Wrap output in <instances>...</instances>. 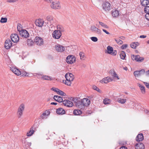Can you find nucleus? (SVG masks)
I'll list each match as a JSON object with an SVG mask.
<instances>
[{
  "label": "nucleus",
  "instance_id": "nucleus-1",
  "mask_svg": "<svg viewBox=\"0 0 149 149\" xmlns=\"http://www.w3.org/2000/svg\"><path fill=\"white\" fill-rule=\"evenodd\" d=\"M65 77L66 80L63 81V83L68 86H71V82L74 78L73 75L71 73L68 72L65 74Z\"/></svg>",
  "mask_w": 149,
  "mask_h": 149
},
{
  "label": "nucleus",
  "instance_id": "nucleus-2",
  "mask_svg": "<svg viewBox=\"0 0 149 149\" xmlns=\"http://www.w3.org/2000/svg\"><path fill=\"white\" fill-rule=\"evenodd\" d=\"M24 109V104L23 103L21 104L17 109L16 113L17 116L18 118H21L23 116Z\"/></svg>",
  "mask_w": 149,
  "mask_h": 149
},
{
  "label": "nucleus",
  "instance_id": "nucleus-3",
  "mask_svg": "<svg viewBox=\"0 0 149 149\" xmlns=\"http://www.w3.org/2000/svg\"><path fill=\"white\" fill-rule=\"evenodd\" d=\"M50 6L52 8L55 10L60 9L61 8L60 2L57 1L52 2Z\"/></svg>",
  "mask_w": 149,
  "mask_h": 149
},
{
  "label": "nucleus",
  "instance_id": "nucleus-4",
  "mask_svg": "<svg viewBox=\"0 0 149 149\" xmlns=\"http://www.w3.org/2000/svg\"><path fill=\"white\" fill-rule=\"evenodd\" d=\"M102 6L103 9L106 12L109 11L112 8L110 3L108 1L104 2Z\"/></svg>",
  "mask_w": 149,
  "mask_h": 149
},
{
  "label": "nucleus",
  "instance_id": "nucleus-5",
  "mask_svg": "<svg viewBox=\"0 0 149 149\" xmlns=\"http://www.w3.org/2000/svg\"><path fill=\"white\" fill-rule=\"evenodd\" d=\"M75 57L72 55H69L66 58V61L68 64L73 63L75 61Z\"/></svg>",
  "mask_w": 149,
  "mask_h": 149
},
{
  "label": "nucleus",
  "instance_id": "nucleus-6",
  "mask_svg": "<svg viewBox=\"0 0 149 149\" xmlns=\"http://www.w3.org/2000/svg\"><path fill=\"white\" fill-rule=\"evenodd\" d=\"M131 58L133 60L138 62L140 63L143 62L144 60V58L142 57H140L139 55H131Z\"/></svg>",
  "mask_w": 149,
  "mask_h": 149
},
{
  "label": "nucleus",
  "instance_id": "nucleus-7",
  "mask_svg": "<svg viewBox=\"0 0 149 149\" xmlns=\"http://www.w3.org/2000/svg\"><path fill=\"white\" fill-rule=\"evenodd\" d=\"M113 80L112 78L109 77L103 78L100 81V82L102 84H107L109 82Z\"/></svg>",
  "mask_w": 149,
  "mask_h": 149
},
{
  "label": "nucleus",
  "instance_id": "nucleus-8",
  "mask_svg": "<svg viewBox=\"0 0 149 149\" xmlns=\"http://www.w3.org/2000/svg\"><path fill=\"white\" fill-rule=\"evenodd\" d=\"M145 73V71L143 69H142L141 70L138 71H135L134 72V74L135 77H140Z\"/></svg>",
  "mask_w": 149,
  "mask_h": 149
},
{
  "label": "nucleus",
  "instance_id": "nucleus-9",
  "mask_svg": "<svg viewBox=\"0 0 149 149\" xmlns=\"http://www.w3.org/2000/svg\"><path fill=\"white\" fill-rule=\"evenodd\" d=\"M107 52L108 54L115 56L117 52L115 50H113L112 47L109 46L107 47Z\"/></svg>",
  "mask_w": 149,
  "mask_h": 149
},
{
  "label": "nucleus",
  "instance_id": "nucleus-10",
  "mask_svg": "<svg viewBox=\"0 0 149 149\" xmlns=\"http://www.w3.org/2000/svg\"><path fill=\"white\" fill-rule=\"evenodd\" d=\"M90 29L92 32L97 33V34L100 35L101 34V30L94 25L91 26V27Z\"/></svg>",
  "mask_w": 149,
  "mask_h": 149
},
{
  "label": "nucleus",
  "instance_id": "nucleus-11",
  "mask_svg": "<svg viewBox=\"0 0 149 149\" xmlns=\"http://www.w3.org/2000/svg\"><path fill=\"white\" fill-rule=\"evenodd\" d=\"M34 42L36 45H41L43 44L42 39L39 37L37 36L35 38Z\"/></svg>",
  "mask_w": 149,
  "mask_h": 149
},
{
  "label": "nucleus",
  "instance_id": "nucleus-12",
  "mask_svg": "<svg viewBox=\"0 0 149 149\" xmlns=\"http://www.w3.org/2000/svg\"><path fill=\"white\" fill-rule=\"evenodd\" d=\"M12 43L11 41L9 39H7L5 42L4 47L6 49H10L12 46Z\"/></svg>",
  "mask_w": 149,
  "mask_h": 149
},
{
  "label": "nucleus",
  "instance_id": "nucleus-13",
  "mask_svg": "<svg viewBox=\"0 0 149 149\" xmlns=\"http://www.w3.org/2000/svg\"><path fill=\"white\" fill-rule=\"evenodd\" d=\"M55 47L56 50L58 52H62L65 49V47L58 44L56 45Z\"/></svg>",
  "mask_w": 149,
  "mask_h": 149
},
{
  "label": "nucleus",
  "instance_id": "nucleus-14",
  "mask_svg": "<svg viewBox=\"0 0 149 149\" xmlns=\"http://www.w3.org/2000/svg\"><path fill=\"white\" fill-rule=\"evenodd\" d=\"M10 38L12 41L14 42H17L19 40L18 36L17 34H12Z\"/></svg>",
  "mask_w": 149,
  "mask_h": 149
},
{
  "label": "nucleus",
  "instance_id": "nucleus-15",
  "mask_svg": "<svg viewBox=\"0 0 149 149\" xmlns=\"http://www.w3.org/2000/svg\"><path fill=\"white\" fill-rule=\"evenodd\" d=\"M62 33L61 32L55 30L52 33L53 37L56 39H59L61 37Z\"/></svg>",
  "mask_w": 149,
  "mask_h": 149
},
{
  "label": "nucleus",
  "instance_id": "nucleus-16",
  "mask_svg": "<svg viewBox=\"0 0 149 149\" xmlns=\"http://www.w3.org/2000/svg\"><path fill=\"white\" fill-rule=\"evenodd\" d=\"M19 34L21 36L25 38H27L29 36V33L25 30H21V31H20Z\"/></svg>",
  "mask_w": 149,
  "mask_h": 149
},
{
  "label": "nucleus",
  "instance_id": "nucleus-17",
  "mask_svg": "<svg viewBox=\"0 0 149 149\" xmlns=\"http://www.w3.org/2000/svg\"><path fill=\"white\" fill-rule=\"evenodd\" d=\"M83 104L84 108L85 107L88 106L90 104V101L89 99L86 98H85L82 99Z\"/></svg>",
  "mask_w": 149,
  "mask_h": 149
},
{
  "label": "nucleus",
  "instance_id": "nucleus-18",
  "mask_svg": "<svg viewBox=\"0 0 149 149\" xmlns=\"http://www.w3.org/2000/svg\"><path fill=\"white\" fill-rule=\"evenodd\" d=\"M51 89L54 91L56 92L58 94L61 95L65 96V93L57 88H52Z\"/></svg>",
  "mask_w": 149,
  "mask_h": 149
},
{
  "label": "nucleus",
  "instance_id": "nucleus-19",
  "mask_svg": "<svg viewBox=\"0 0 149 149\" xmlns=\"http://www.w3.org/2000/svg\"><path fill=\"white\" fill-rule=\"evenodd\" d=\"M63 102L64 106L68 107H71L73 106V103L69 100H64Z\"/></svg>",
  "mask_w": 149,
  "mask_h": 149
},
{
  "label": "nucleus",
  "instance_id": "nucleus-20",
  "mask_svg": "<svg viewBox=\"0 0 149 149\" xmlns=\"http://www.w3.org/2000/svg\"><path fill=\"white\" fill-rule=\"evenodd\" d=\"M46 19L49 22H50L51 25H53L55 22V19L52 16L48 15L46 17Z\"/></svg>",
  "mask_w": 149,
  "mask_h": 149
},
{
  "label": "nucleus",
  "instance_id": "nucleus-21",
  "mask_svg": "<svg viewBox=\"0 0 149 149\" xmlns=\"http://www.w3.org/2000/svg\"><path fill=\"white\" fill-rule=\"evenodd\" d=\"M111 12L112 15L113 17H117L120 15L119 11L116 9H113Z\"/></svg>",
  "mask_w": 149,
  "mask_h": 149
},
{
  "label": "nucleus",
  "instance_id": "nucleus-22",
  "mask_svg": "<svg viewBox=\"0 0 149 149\" xmlns=\"http://www.w3.org/2000/svg\"><path fill=\"white\" fill-rule=\"evenodd\" d=\"M109 73L114 78H116L117 80L120 79L118 74L113 70H111L109 71Z\"/></svg>",
  "mask_w": 149,
  "mask_h": 149
},
{
  "label": "nucleus",
  "instance_id": "nucleus-23",
  "mask_svg": "<svg viewBox=\"0 0 149 149\" xmlns=\"http://www.w3.org/2000/svg\"><path fill=\"white\" fill-rule=\"evenodd\" d=\"M44 22L41 19L36 20L35 22V24L37 26L40 27H42L43 26Z\"/></svg>",
  "mask_w": 149,
  "mask_h": 149
},
{
  "label": "nucleus",
  "instance_id": "nucleus-24",
  "mask_svg": "<svg viewBox=\"0 0 149 149\" xmlns=\"http://www.w3.org/2000/svg\"><path fill=\"white\" fill-rule=\"evenodd\" d=\"M136 149H144L145 147L143 144L141 143H136L135 146Z\"/></svg>",
  "mask_w": 149,
  "mask_h": 149
},
{
  "label": "nucleus",
  "instance_id": "nucleus-25",
  "mask_svg": "<svg viewBox=\"0 0 149 149\" xmlns=\"http://www.w3.org/2000/svg\"><path fill=\"white\" fill-rule=\"evenodd\" d=\"M82 100L77 102L76 103V106L78 108H80L81 109H84L83 104Z\"/></svg>",
  "mask_w": 149,
  "mask_h": 149
},
{
  "label": "nucleus",
  "instance_id": "nucleus-26",
  "mask_svg": "<svg viewBox=\"0 0 149 149\" xmlns=\"http://www.w3.org/2000/svg\"><path fill=\"white\" fill-rule=\"evenodd\" d=\"M56 113L59 115H63L65 113V111L63 109L60 108L57 109Z\"/></svg>",
  "mask_w": 149,
  "mask_h": 149
},
{
  "label": "nucleus",
  "instance_id": "nucleus-27",
  "mask_svg": "<svg viewBox=\"0 0 149 149\" xmlns=\"http://www.w3.org/2000/svg\"><path fill=\"white\" fill-rule=\"evenodd\" d=\"M143 139V136L142 134H138L136 138V140L137 141H141Z\"/></svg>",
  "mask_w": 149,
  "mask_h": 149
},
{
  "label": "nucleus",
  "instance_id": "nucleus-28",
  "mask_svg": "<svg viewBox=\"0 0 149 149\" xmlns=\"http://www.w3.org/2000/svg\"><path fill=\"white\" fill-rule=\"evenodd\" d=\"M50 113L49 111L46 110L44 113H42L41 116V118L44 119L47 118V116Z\"/></svg>",
  "mask_w": 149,
  "mask_h": 149
},
{
  "label": "nucleus",
  "instance_id": "nucleus-29",
  "mask_svg": "<svg viewBox=\"0 0 149 149\" xmlns=\"http://www.w3.org/2000/svg\"><path fill=\"white\" fill-rule=\"evenodd\" d=\"M141 5L144 7H146L148 5L149 3L148 0H141Z\"/></svg>",
  "mask_w": 149,
  "mask_h": 149
},
{
  "label": "nucleus",
  "instance_id": "nucleus-30",
  "mask_svg": "<svg viewBox=\"0 0 149 149\" xmlns=\"http://www.w3.org/2000/svg\"><path fill=\"white\" fill-rule=\"evenodd\" d=\"M54 99L58 102H61L63 101L62 97L58 95H54Z\"/></svg>",
  "mask_w": 149,
  "mask_h": 149
},
{
  "label": "nucleus",
  "instance_id": "nucleus-31",
  "mask_svg": "<svg viewBox=\"0 0 149 149\" xmlns=\"http://www.w3.org/2000/svg\"><path fill=\"white\" fill-rule=\"evenodd\" d=\"M10 70L13 72L14 73L16 70H17V72H19L20 73V70L17 69L15 66L11 65V66H10ZM19 73H17V74H19Z\"/></svg>",
  "mask_w": 149,
  "mask_h": 149
},
{
  "label": "nucleus",
  "instance_id": "nucleus-32",
  "mask_svg": "<svg viewBox=\"0 0 149 149\" xmlns=\"http://www.w3.org/2000/svg\"><path fill=\"white\" fill-rule=\"evenodd\" d=\"M57 29L56 30L61 32V33L64 31L63 27L62 26L60 25H58L57 26Z\"/></svg>",
  "mask_w": 149,
  "mask_h": 149
},
{
  "label": "nucleus",
  "instance_id": "nucleus-33",
  "mask_svg": "<svg viewBox=\"0 0 149 149\" xmlns=\"http://www.w3.org/2000/svg\"><path fill=\"white\" fill-rule=\"evenodd\" d=\"M139 86L140 88L141 93L143 94H145L146 93L145 87L144 86H142L141 84H139Z\"/></svg>",
  "mask_w": 149,
  "mask_h": 149
},
{
  "label": "nucleus",
  "instance_id": "nucleus-34",
  "mask_svg": "<svg viewBox=\"0 0 149 149\" xmlns=\"http://www.w3.org/2000/svg\"><path fill=\"white\" fill-rule=\"evenodd\" d=\"M34 130L32 128H30L29 131L27 133L26 135L28 136H32L34 132Z\"/></svg>",
  "mask_w": 149,
  "mask_h": 149
},
{
  "label": "nucleus",
  "instance_id": "nucleus-35",
  "mask_svg": "<svg viewBox=\"0 0 149 149\" xmlns=\"http://www.w3.org/2000/svg\"><path fill=\"white\" fill-rule=\"evenodd\" d=\"M42 79L47 80H51L52 79V77L49 76L44 75L42 77Z\"/></svg>",
  "mask_w": 149,
  "mask_h": 149
},
{
  "label": "nucleus",
  "instance_id": "nucleus-36",
  "mask_svg": "<svg viewBox=\"0 0 149 149\" xmlns=\"http://www.w3.org/2000/svg\"><path fill=\"white\" fill-rule=\"evenodd\" d=\"M126 99H122L120 98H118L117 99L118 102L122 104H124L126 102Z\"/></svg>",
  "mask_w": 149,
  "mask_h": 149
},
{
  "label": "nucleus",
  "instance_id": "nucleus-37",
  "mask_svg": "<svg viewBox=\"0 0 149 149\" xmlns=\"http://www.w3.org/2000/svg\"><path fill=\"white\" fill-rule=\"evenodd\" d=\"M139 44V43L137 42L132 43L131 44L130 46L132 48L135 49L136 47Z\"/></svg>",
  "mask_w": 149,
  "mask_h": 149
},
{
  "label": "nucleus",
  "instance_id": "nucleus-38",
  "mask_svg": "<svg viewBox=\"0 0 149 149\" xmlns=\"http://www.w3.org/2000/svg\"><path fill=\"white\" fill-rule=\"evenodd\" d=\"M120 55L121 59L123 60L125 59L126 57V54L125 52L122 51L120 53Z\"/></svg>",
  "mask_w": 149,
  "mask_h": 149
},
{
  "label": "nucleus",
  "instance_id": "nucleus-39",
  "mask_svg": "<svg viewBox=\"0 0 149 149\" xmlns=\"http://www.w3.org/2000/svg\"><path fill=\"white\" fill-rule=\"evenodd\" d=\"M81 113V111L80 110L75 109L73 111V114L75 115H80Z\"/></svg>",
  "mask_w": 149,
  "mask_h": 149
},
{
  "label": "nucleus",
  "instance_id": "nucleus-40",
  "mask_svg": "<svg viewBox=\"0 0 149 149\" xmlns=\"http://www.w3.org/2000/svg\"><path fill=\"white\" fill-rule=\"evenodd\" d=\"M80 59L82 60H85L84 54L82 52H80L79 54Z\"/></svg>",
  "mask_w": 149,
  "mask_h": 149
},
{
  "label": "nucleus",
  "instance_id": "nucleus-41",
  "mask_svg": "<svg viewBox=\"0 0 149 149\" xmlns=\"http://www.w3.org/2000/svg\"><path fill=\"white\" fill-rule=\"evenodd\" d=\"M111 102V100L110 99L107 98H105L104 101L103 103L105 104H109Z\"/></svg>",
  "mask_w": 149,
  "mask_h": 149
},
{
  "label": "nucleus",
  "instance_id": "nucleus-42",
  "mask_svg": "<svg viewBox=\"0 0 149 149\" xmlns=\"http://www.w3.org/2000/svg\"><path fill=\"white\" fill-rule=\"evenodd\" d=\"M99 23L100 24L102 27L107 29L109 28V27L106 24L104 23H103L100 21L99 22Z\"/></svg>",
  "mask_w": 149,
  "mask_h": 149
},
{
  "label": "nucleus",
  "instance_id": "nucleus-43",
  "mask_svg": "<svg viewBox=\"0 0 149 149\" xmlns=\"http://www.w3.org/2000/svg\"><path fill=\"white\" fill-rule=\"evenodd\" d=\"M93 88L94 90H95L96 91H97L98 92L100 93H102V91H101L100 90V89H99V88H98L96 86H93Z\"/></svg>",
  "mask_w": 149,
  "mask_h": 149
},
{
  "label": "nucleus",
  "instance_id": "nucleus-44",
  "mask_svg": "<svg viewBox=\"0 0 149 149\" xmlns=\"http://www.w3.org/2000/svg\"><path fill=\"white\" fill-rule=\"evenodd\" d=\"M7 19L6 17H1L0 22L1 23H4L7 22Z\"/></svg>",
  "mask_w": 149,
  "mask_h": 149
},
{
  "label": "nucleus",
  "instance_id": "nucleus-45",
  "mask_svg": "<svg viewBox=\"0 0 149 149\" xmlns=\"http://www.w3.org/2000/svg\"><path fill=\"white\" fill-rule=\"evenodd\" d=\"M29 74L28 73H27L26 72L23 71L21 72V75H22V76H25L27 77H29Z\"/></svg>",
  "mask_w": 149,
  "mask_h": 149
},
{
  "label": "nucleus",
  "instance_id": "nucleus-46",
  "mask_svg": "<svg viewBox=\"0 0 149 149\" xmlns=\"http://www.w3.org/2000/svg\"><path fill=\"white\" fill-rule=\"evenodd\" d=\"M144 11L146 14L149 13V6H146L144 8Z\"/></svg>",
  "mask_w": 149,
  "mask_h": 149
},
{
  "label": "nucleus",
  "instance_id": "nucleus-47",
  "mask_svg": "<svg viewBox=\"0 0 149 149\" xmlns=\"http://www.w3.org/2000/svg\"><path fill=\"white\" fill-rule=\"evenodd\" d=\"M115 41L118 44L121 45L123 43V41L120 39H115Z\"/></svg>",
  "mask_w": 149,
  "mask_h": 149
},
{
  "label": "nucleus",
  "instance_id": "nucleus-48",
  "mask_svg": "<svg viewBox=\"0 0 149 149\" xmlns=\"http://www.w3.org/2000/svg\"><path fill=\"white\" fill-rule=\"evenodd\" d=\"M18 0H7L6 2L9 3H14L17 2Z\"/></svg>",
  "mask_w": 149,
  "mask_h": 149
},
{
  "label": "nucleus",
  "instance_id": "nucleus-49",
  "mask_svg": "<svg viewBox=\"0 0 149 149\" xmlns=\"http://www.w3.org/2000/svg\"><path fill=\"white\" fill-rule=\"evenodd\" d=\"M91 39L92 41L94 42H96L98 40V39L96 37H91Z\"/></svg>",
  "mask_w": 149,
  "mask_h": 149
},
{
  "label": "nucleus",
  "instance_id": "nucleus-50",
  "mask_svg": "<svg viewBox=\"0 0 149 149\" xmlns=\"http://www.w3.org/2000/svg\"><path fill=\"white\" fill-rule=\"evenodd\" d=\"M128 46L127 44L123 45L121 47V48L122 49H126Z\"/></svg>",
  "mask_w": 149,
  "mask_h": 149
},
{
  "label": "nucleus",
  "instance_id": "nucleus-51",
  "mask_svg": "<svg viewBox=\"0 0 149 149\" xmlns=\"http://www.w3.org/2000/svg\"><path fill=\"white\" fill-rule=\"evenodd\" d=\"M17 30L18 31H19V33H20V31H21V25L20 24H18L17 26Z\"/></svg>",
  "mask_w": 149,
  "mask_h": 149
},
{
  "label": "nucleus",
  "instance_id": "nucleus-52",
  "mask_svg": "<svg viewBox=\"0 0 149 149\" xmlns=\"http://www.w3.org/2000/svg\"><path fill=\"white\" fill-rule=\"evenodd\" d=\"M18 72L17 71V70H16L15 71V72H14V74L17 75H20L21 74V71H20V73H19V74H17V73H19V72Z\"/></svg>",
  "mask_w": 149,
  "mask_h": 149
},
{
  "label": "nucleus",
  "instance_id": "nucleus-53",
  "mask_svg": "<svg viewBox=\"0 0 149 149\" xmlns=\"http://www.w3.org/2000/svg\"><path fill=\"white\" fill-rule=\"evenodd\" d=\"M145 17L146 19L149 21V13L146 14L145 15Z\"/></svg>",
  "mask_w": 149,
  "mask_h": 149
},
{
  "label": "nucleus",
  "instance_id": "nucleus-54",
  "mask_svg": "<svg viewBox=\"0 0 149 149\" xmlns=\"http://www.w3.org/2000/svg\"><path fill=\"white\" fill-rule=\"evenodd\" d=\"M143 83L145 84L146 86L148 88H149V84L148 83L144 82Z\"/></svg>",
  "mask_w": 149,
  "mask_h": 149
},
{
  "label": "nucleus",
  "instance_id": "nucleus-55",
  "mask_svg": "<svg viewBox=\"0 0 149 149\" xmlns=\"http://www.w3.org/2000/svg\"><path fill=\"white\" fill-rule=\"evenodd\" d=\"M145 74L146 76L149 77V70L145 72Z\"/></svg>",
  "mask_w": 149,
  "mask_h": 149
},
{
  "label": "nucleus",
  "instance_id": "nucleus-56",
  "mask_svg": "<svg viewBox=\"0 0 149 149\" xmlns=\"http://www.w3.org/2000/svg\"><path fill=\"white\" fill-rule=\"evenodd\" d=\"M120 149H127V148L126 146H123L120 148Z\"/></svg>",
  "mask_w": 149,
  "mask_h": 149
},
{
  "label": "nucleus",
  "instance_id": "nucleus-57",
  "mask_svg": "<svg viewBox=\"0 0 149 149\" xmlns=\"http://www.w3.org/2000/svg\"><path fill=\"white\" fill-rule=\"evenodd\" d=\"M102 30L104 32L106 33L108 35L110 34V33L108 31H107L106 30L103 29Z\"/></svg>",
  "mask_w": 149,
  "mask_h": 149
},
{
  "label": "nucleus",
  "instance_id": "nucleus-58",
  "mask_svg": "<svg viewBox=\"0 0 149 149\" xmlns=\"http://www.w3.org/2000/svg\"><path fill=\"white\" fill-rule=\"evenodd\" d=\"M95 97V96L94 95H91L89 97V98L90 99H92V100H93L92 98H93V100H94V97Z\"/></svg>",
  "mask_w": 149,
  "mask_h": 149
},
{
  "label": "nucleus",
  "instance_id": "nucleus-59",
  "mask_svg": "<svg viewBox=\"0 0 149 149\" xmlns=\"http://www.w3.org/2000/svg\"><path fill=\"white\" fill-rule=\"evenodd\" d=\"M146 37V36L145 35H141L140 36V38H145Z\"/></svg>",
  "mask_w": 149,
  "mask_h": 149
},
{
  "label": "nucleus",
  "instance_id": "nucleus-60",
  "mask_svg": "<svg viewBox=\"0 0 149 149\" xmlns=\"http://www.w3.org/2000/svg\"><path fill=\"white\" fill-rule=\"evenodd\" d=\"M72 98L71 100H72L73 101H74V102H75L77 100V99H76V98Z\"/></svg>",
  "mask_w": 149,
  "mask_h": 149
},
{
  "label": "nucleus",
  "instance_id": "nucleus-61",
  "mask_svg": "<svg viewBox=\"0 0 149 149\" xmlns=\"http://www.w3.org/2000/svg\"><path fill=\"white\" fill-rule=\"evenodd\" d=\"M51 104H53V105H56L57 104V103H56V102H51Z\"/></svg>",
  "mask_w": 149,
  "mask_h": 149
},
{
  "label": "nucleus",
  "instance_id": "nucleus-62",
  "mask_svg": "<svg viewBox=\"0 0 149 149\" xmlns=\"http://www.w3.org/2000/svg\"><path fill=\"white\" fill-rule=\"evenodd\" d=\"M120 38L122 40H124L125 39V38L123 36H121L120 37Z\"/></svg>",
  "mask_w": 149,
  "mask_h": 149
},
{
  "label": "nucleus",
  "instance_id": "nucleus-63",
  "mask_svg": "<svg viewBox=\"0 0 149 149\" xmlns=\"http://www.w3.org/2000/svg\"><path fill=\"white\" fill-rule=\"evenodd\" d=\"M81 66L84 68H85L86 67V66L85 64H82Z\"/></svg>",
  "mask_w": 149,
  "mask_h": 149
},
{
  "label": "nucleus",
  "instance_id": "nucleus-64",
  "mask_svg": "<svg viewBox=\"0 0 149 149\" xmlns=\"http://www.w3.org/2000/svg\"><path fill=\"white\" fill-rule=\"evenodd\" d=\"M123 69L125 70H127V67H124L123 68Z\"/></svg>",
  "mask_w": 149,
  "mask_h": 149
}]
</instances>
